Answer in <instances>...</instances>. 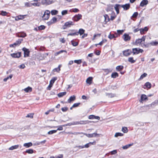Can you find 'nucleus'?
<instances>
[{"mask_svg":"<svg viewBox=\"0 0 158 158\" xmlns=\"http://www.w3.org/2000/svg\"><path fill=\"white\" fill-rule=\"evenodd\" d=\"M132 53H133L134 55L137 54L140 52L142 53L143 50L139 48H133L132 49Z\"/></svg>","mask_w":158,"mask_h":158,"instance_id":"1","label":"nucleus"},{"mask_svg":"<svg viewBox=\"0 0 158 158\" xmlns=\"http://www.w3.org/2000/svg\"><path fill=\"white\" fill-rule=\"evenodd\" d=\"M50 13V12L48 10H47L45 11L42 16V17L44 20H47L49 18Z\"/></svg>","mask_w":158,"mask_h":158,"instance_id":"2","label":"nucleus"},{"mask_svg":"<svg viewBox=\"0 0 158 158\" xmlns=\"http://www.w3.org/2000/svg\"><path fill=\"white\" fill-rule=\"evenodd\" d=\"M74 23L72 21H69L65 23L64 25L63 26V29H65L67 27H70L71 25H73Z\"/></svg>","mask_w":158,"mask_h":158,"instance_id":"3","label":"nucleus"},{"mask_svg":"<svg viewBox=\"0 0 158 158\" xmlns=\"http://www.w3.org/2000/svg\"><path fill=\"white\" fill-rule=\"evenodd\" d=\"M53 2L52 0H42L41 1L42 4L45 5L50 4Z\"/></svg>","mask_w":158,"mask_h":158,"instance_id":"4","label":"nucleus"},{"mask_svg":"<svg viewBox=\"0 0 158 158\" xmlns=\"http://www.w3.org/2000/svg\"><path fill=\"white\" fill-rule=\"evenodd\" d=\"M22 50L24 51V57H25L29 56V54L30 52L29 50L28 49L24 47L23 48Z\"/></svg>","mask_w":158,"mask_h":158,"instance_id":"5","label":"nucleus"},{"mask_svg":"<svg viewBox=\"0 0 158 158\" xmlns=\"http://www.w3.org/2000/svg\"><path fill=\"white\" fill-rule=\"evenodd\" d=\"M145 38V36H143L142 38L136 40L135 41V44H142V43L144 42Z\"/></svg>","mask_w":158,"mask_h":158,"instance_id":"6","label":"nucleus"},{"mask_svg":"<svg viewBox=\"0 0 158 158\" xmlns=\"http://www.w3.org/2000/svg\"><path fill=\"white\" fill-rule=\"evenodd\" d=\"M21 52H19L16 53H13L10 54V56L13 58H19L20 57Z\"/></svg>","mask_w":158,"mask_h":158,"instance_id":"7","label":"nucleus"},{"mask_svg":"<svg viewBox=\"0 0 158 158\" xmlns=\"http://www.w3.org/2000/svg\"><path fill=\"white\" fill-rule=\"evenodd\" d=\"M82 15L81 14H78L76 15L73 18V20L75 21H77L81 18Z\"/></svg>","mask_w":158,"mask_h":158,"instance_id":"8","label":"nucleus"},{"mask_svg":"<svg viewBox=\"0 0 158 158\" xmlns=\"http://www.w3.org/2000/svg\"><path fill=\"white\" fill-rule=\"evenodd\" d=\"M84 135L89 138H92L93 137H96L98 135H99V134H98L96 133H94L92 134H87L86 133H84Z\"/></svg>","mask_w":158,"mask_h":158,"instance_id":"9","label":"nucleus"},{"mask_svg":"<svg viewBox=\"0 0 158 158\" xmlns=\"http://www.w3.org/2000/svg\"><path fill=\"white\" fill-rule=\"evenodd\" d=\"M132 53V51L129 49H127L123 51V55L125 56H128Z\"/></svg>","mask_w":158,"mask_h":158,"instance_id":"10","label":"nucleus"},{"mask_svg":"<svg viewBox=\"0 0 158 158\" xmlns=\"http://www.w3.org/2000/svg\"><path fill=\"white\" fill-rule=\"evenodd\" d=\"M123 38L125 41L130 40L131 39V37L128 34H124L123 36Z\"/></svg>","mask_w":158,"mask_h":158,"instance_id":"11","label":"nucleus"},{"mask_svg":"<svg viewBox=\"0 0 158 158\" xmlns=\"http://www.w3.org/2000/svg\"><path fill=\"white\" fill-rule=\"evenodd\" d=\"M26 34L23 32H20L16 34V36L19 37L24 38L26 36Z\"/></svg>","mask_w":158,"mask_h":158,"instance_id":"12","label":"nucleus"},{"mask_svg":"<svg viewBox=\"0 0 158 158\" xmlns=\"http://www.w3.org/2000/svg\"><path fill=\"white\" fill-rule=\"evenodd\" d=\"M130 4L129 3L126 4L125 5H121L120 6L123 8L125 10H127L130 7Z\"/></svg>","mask_w":158,"mask_h":158,"instance_id":"13","label":"nucleus"},{"mask_svg":"<svg viewBox=\"0 0 158 158\" xmlns=\"http://www.w3.org/2000/svg\"><path fill=\"white\" fill-rule=\"evenodd\" d=\"M148 1L147 0H143L140 3V6H144L148 4Z\"/></svg>","mask_w":158,"mask_h":158,"instance_id":"14","label":"nucleus"},{"mask_svg":"<svg viewBox=\"0 0 158 158\" xmlns=\"http://www.w3.org/2000/svg\"><path fill=\"white\" fill-rule=\"evenodd\" d=\"M148 99L147 96L144 94H142L141 96V99L140 100V102H142V101Z\"/></svg>","mask_w":158,"mask_h":158,"instance_id":"15","label":"nucleus"},{"mask_svg":"<svg viewBox=\"0 0 158 158\" xmlns=\"http://www.w3.org/2000/svg\"><path fill=\"white\" fill-rule=\"evenodd\" d=\"M76 99V97L74 95L71 96L68 99V102L69 103H70L71 102L74 101Z\"/></svg>","mask_w":158,"mask_h":158,"instance_id":"16","label":"nucleus"},{"mask_svg":"<svg viewBox=\"0 0 158 158\" xmlns=\"http://www.w3.org/2000/svg\"><path fill=\"white\" fill-rule=\"evenodd\" d=\"M85 31V30L81 28L79 29V30L78 32H76L77 33V35H78L79 34L80 35H81L83 34Z\"/></svg>","mask_w":158,"mask_h":158,"instance_id":"17","label":"nucleus"},{"mask_svg":"<svg viewBox=\"0 0 158 158\" xmlns=\"http://www.w3.org/2000/svg\"><path fill=\"white\" fill-rule=\"evenodd\" d=\"M148 29V28L147 27H145L143 28H142L140 29V32L141 34H142L144 32L147 31Z\"/></svg>","mask_w":158,"mask_h":158,"instance_id":"18","label":"nucleus"},{"mask_svg":"<svg viewBox=\"0 0 158 158\" xmlns=\"http://www.w3.org/2000/svg\"><path fill=\"white\" fill-rule=\"evenodd\" d=\"M124 67L122 65H119L117 66L116 68V70L118 71H119L121 70H122L123 69Z\"/></svg>","mask_w":158,"mask_h":158,"instance_id":"19","label":"nucleus"},{"mask_svg":"<svg viewBox=\"0 0 158 158\" xmlns=\"http://www.w3.org/2000/svg\"><path fill=\"white\" fill-rule=\"evenodd\" d=\"M32 145V144L31 142L25 143L23 144V146L26 148H29Z\"/></svg>","mask_w":158,"mask_h":158,"instance_id":"20","label":"nucleus"},{"mask_svg":"<svg viewBox=\"0 0 158 158\" xmlns=\"http://www.w3.org/2000/svg\"><path fill=\"white\" fill-rule=\"evenodd\" d=\"M118 76V74L117 72H114L112 73L111 77L113 78H115Z\"/></svg>","mask_w":158,"mask_h":158,"instance_id":"21","label":"nucleus"},{"mask_svg":"<svg viewBox=\"0 0 158 158\" xmlns=\"http://www.w3.org/2000/svg\"><path fill=\"white\" fill-rule=\"evenodd\" d=\"M121 6V5L117 4L115 5V6L114 7L115 10L117 14H118L119 13L118 7L119 6Z\"/></svg>","mask_w":158,"mask_h":158,"instance_id":"22","label":"nucleus"},{"mask_svg":"<svg viewBox=\"0 0 158 158\" xmlns=\"http://www.w3.org/2000/svg\"><path fill=\"white\" fill-rule=\"evenodd\" d=\"M93 78L91 77H89L86 80V82L87 83L90 84L91 83Z\"/></svg>","mask_w":158,"mask_h":158,"instance_id":"23","label":"nucleus"},{"mask_svg":"<svg viewBox=\"0 0 158 158\" xmlns=\"http://www.w3.org/2000/svg\"><path fill=\"white\" fill-rule=\"evenodd\" d=\"M24 16L23 15H19L18 16L16 17L15 19L16 21H18L20 19H22L24 18Z\"/></svg>","mask_w":158,"mask_h":158,"instance_id":"24","label":"nucleus"},{"mask_svg":"<svg viewBox=\"0 0 158 158\" xmlns=\"http://www.w3.org/2000/svg\"><path fill=\"white\" fill-rule=\"evenodd\" d=\"M66 94V92H61L59 93L57 95L59 97H61L65 95Z\"/></svg>","mask_w":158,"mask_h":158,"instance_id":"25","label":"nucleus"},{"mask_svg":"<svg viewBox=\"0 0 158 158\" xmlns=\"http://www.w3.org/2000/svg\"><path fill=\"white\" fill-rule=\"evenodd\" d=\"M19 145H18L12 146L9 148V150H12L14 149H17L19 147Z\"/></svg>","mask_w":158,"mask_h":158,"instance_id":"26","label":"nucleus"},{"mask_svg":"<svg viewBox=\"0 0 158 158\" xmlns=\"http://www.w3.org/2000/svg\"><path fill=\"white\" fill-rule=\"evenodd\" d=\"M23 40L22 39H19L17 40L15 43L17 46H19L21 43L22 41H23Z\"/></svg>","mask_w":158,"mask_h":158,"instance_id":"27","label":"nucleus"},{"mask_svg":"<svg viewBox=\"0 0 158 158\" xmlns=\"http://www.w3.org/2000/svg\"><path fill=\"white\" fill-rule=\"evenodd\" d=\"M72 31H73L74 32H73V33H69L68 34V35H67L68 36H69V35L74 36V35H77V33L76 32H75L74 31H75L74 30H72Z\"/></svg>","mask_w":158,"mask_h":158,"instance_id":"28","label":"nucleus"},{"mask_svg":"<svg viewBox=\"0 0 158 158\" xmlns=\"http://www.w3.org/2000/svg\"><path fill=\"white\" fill-rule=\"evenodd\" d=\"M128 61L131 63H133L135 62V60H133V57H130L128 58Z\"/></svg>","mask_w":158,"mask_h":158,"instance_id":"29","label":"nucleus"},{"mask_svg":"<svg viewBox=\"0 0 158 158\" xmlns=\"http://www.w3.org/2000/svg\"><path fill=\"white\" fill-rule=\"evenodd\" d=\"M64 52H65L66 53H67L66 51L65 50H61V51H60L59 52H56L55 53L54 55H55V56H57L58 55H59L61 53H63Z\"/></svg>","mask_w":158,"mask_h":158,"instance_id":"30","label":"nucleus"},{"mask_svg":"<svg viewBox=\"0 0 158 158\" xmlns=\"http://www.w3.org/2000/svg\"><path fill=\"white\" fill-rule=\"evenodd\" d=\"M24 90L26 92H31L32 90L31 88L28 87L27 88H26L24 89Z\"/></svg>","mask_w":158,"mask_h":158,"instance_id":"31","label":"nucleus"},{"mask_svg":"<svg viewBox=\"0 0 158 158\" xmlns=\"http://www.w3.org/2000/svg\"><path fill=\"white\" fill-rule=\"evenodd\" d=\"M57 77H54L51 79L50 81V83L52 85H53L55 81L56 80Z\"/></svg>","mask_w":158,"mask_h":158,"instance_id":"32","label":"nucleus"},{"mask_svg":"<svg viewBox=\"0 0 158 158\" xmlns=\"http://www.w3.org/2000/svg\"><path fill=\"white\" fill-rule=\"evenodd\" d=\"M146 87L148 89H150L151 87V84L149 82H147L145 84Z\"/></svg>","mask_w":158,"mask_h":158,"instance_id":"33","label":"nucleus"},{"mask_svg":"<svg viewBox=\"0 0 158 158\" xmlns=\"http://www.w3.org/2000/svg\"><path fill=\"white\" fill-rule=\"evenodd\" d=\"M58 13V11L56 10H52L51 11V14L52 15H56Z\"/></svg>","mask_w":158,"mask_h":158,"instance_id":"34","label":"nucleus"},{"mask_svg":"<svg viewBox=\"0 0 158 158\" xmlns=\"http://www.w3.org/2000/svg\"><path fill=\"white\" fill-rule=\"evenodd\" d=\"M104 17L105 18V20L106 22H107L109 21L110 19L107 15H104Z\"/></svg>","mask_w":158,"mask_h":158,"instance_id":"35","label":"nucleus"},{"mask_svg":"<svg viewBox=\"0 0 158 158\" xmlns=\"http://www.w3.org/2000/svg\"><path fill=\"white\" fill-rule=\"evenodd\" d=\"M123 134H122L121 133L117 132V133H115V134L114 137H117L119 136H123Z\"/></svg>","mask_w":158,"mask_h":158,"instance_id":"36","label":"nucleus"},{"mask_svg":"<svg viewBox=\"0 0 158 158\" xmlns=\"http://www.w3.org/2000/svg\"><path fill=\"white\" fill-rule=\"evenodd\" d=\"M143 46L145 48H149L151 46L150 43H145L143 44Z\"/></svg>","mask_w":158,"mask_h":158,"instance_id":"37","label":"nucleus"},{"mask_svg":"<svg viewBox=\"0 0 158 158\" xmlns=\"http://www.w3.org/2000/svg\"><path fill=\"white\" fill-rule=\"evenodd\" d=\"M57 130H51L48 131V134L49 135H51L56 132Z\"/></svg>","mask_w":158,"mask_h":158,"instance_id":"38","label":"nucleus"},{"mask_svg":"<svg viewBox=\"0 0 158 158\" xmlns=\"http://www.w3.org/2000/svg\"><path fill=\"white\" fill-rule=\"evenodd\" d=\"M71 44L73 45L74 46H76L78 45V43L77 42L74 41L73 40H72L71 41Z\"/></svg>","mask_w":158,"mask_h":158,"instance_id":"39","label":"nucleus"},{"mask_svg":"<svg viewBox=\"0 0 158 158\" xmlns=\"http://www.w3.org/2000/svg\"><path fill=\"white\" fill-rule=\"evenodd\" d=\"M8 13L5 11L3 10H2L0 12V15L2 16H6Z\"/></svg>","mask_w":158,"mask_h":158,"instance_id":"40","label":"nucleus"},{"mask_svg":"<svg viewBox=\"0 0 158 158\" xmlns=\"http://www.w3.org/2000/svg\"><path fill=\"white\" fill-rule=\"evenodd\" d=\"M122 131L124 133H126L128 131L127 128V127H123Z\"/></svg>","mask_w":158,"mask_h":158,"instance_id":"41","label":"nucleus"},{"mask_svg":"<svg viewBox=\"0 0 158 158\" xmlns=\"http://www.w3.org/2000/svg\"><path fill=\"white\" fill-rule=\"evenodd\" d=\"M158 44V42L152 41L150 42V44L151 46H156Z\"/></svg>","mask_w":158,"mask_h":158,"instance_id":"42","label":"nucleus"},{"mask_svg":"<svg viewBox=\"0 0 158 158\" xmlns=\"http://www.w3.org/2000/svg\"><path fill=\"white\" fill-rule=\"evenodd\" d=\"M26 152L29 154H32L33 153V150L32 149H29L26 150Z\"/></svg>","mask_w":158,"mask_h":158,"instance_id":"43","label":"nucleus"},{"mask_svg":"<svg viewBox=\"0 0 158 158\" xmlns=\"http://www.w3.org/2000/svg\"><path fill=\"white\" fill-rule=\"evenodd\" d=\"M108 37L110 39H112L113 38H115L116 37L114 34H111L110 33V34L108 36Z\"/></svg>","mask_w":158,"mask_h":158,"instance_id":"44","label":"nucleus"},{"mask_svg":"<svg viewBox=\"0 0 158 158\" xmlns=\"http://www.w3.org/2000/svg\"><path fill=\"white\" fill-rule=\"evenodd\" d=\"M46 142V140H44L42 141H41V142L36 143H35L34 145H40V143L44 144Z\"/></svg>","mask_w":158,"mask_h":158,"instance_id":"45","label":"nucleus"},{"mask_svg":"<svg viewBox=\"0 0 158 158\" xmlns=\"http://www.w3.org/2000/svg\"><path fill=\"white\" fill-rule=\"evenodd\" d=\"M106 95L108 96L109 97L113 98L115 96V95L114 94L107 93L106 94Z\"/></svg>","mask_w":158,"mask_h":158,"instance_id":"46","label":"nucleus"},{"mask_svg":"<svg viewBox=\"0 0 158 158\" xmlns=\"http://www.w3.org/2000/svg\"><path fill=\"white\" fill-rule=\"evenodd\" d=\"M70 11L71 12H77L79 11V10L77 8L73 9L72 10H70Z\"/></svg>","mask_w":158,"mask_h":158,"instance_id":"47","label":"nucleus"},{"mask_svg":"<svg viewBox=\"0 0 158 158\" xmlns=\"http://www.w3.org/2000/svg\"><path fill=\"white\" fill-rule=\"evenodd\" d=\"M12 77V75H9V77H7L3 79V81L5 82H6L7 81V80H8L9 78L11 79Z\"/></svg>","mask_w":158,"mask_h":158,"instance_id":"48","label":"nucleus"},{"mask_svg":"<svg viewBox=\"0 0 158 158\" xmlns=\"http://www.w3.org/2000/svg\"><path fill=\"white\" fill-rule=\"evenodd\" d=\"M89 123L88 122L87 123V121H79V124H84Z\"/></svg>","mask_w":158,"mask_h":158,"instance_id":"49","label":"nucleus"},{"mask_svg":"<svg viewBox=\"0 0 158 158\" xmlns=\"http://www.w3.org/2000/svg\"><path fill=\"white\" fill-rule=\"evenodd\" d=\"M74 62L78 64H80L81 63V60H75Z\"/></svg>","mask_w":158,"mask_h":158,"instance_id":"50","label":"nucleus"},{"mask_svg":"<svg viewBox=\"0 0 158 158\" xmlns=\"http://www.w3.org/2000/svg\"><path fill=\"white\" fill-rule=\"evenodd\" d=\"M33 114L30 113L27 115L26 116V117L30 118H33Z\"/></svg>","mask_w":158,"mask_h":158,"instance_id":"51","label":"nucleus"},{"mask_svg":"<svg viewBox=\"0 0 158 158\" xmlns=\"http://www.w3.org/2000/svg\"><path fill=\"white\" fill-rule=\"evenodd\" d=\"M106 41H107V40H106L104 39L103 40H102V41H101V42H100L98 44H99L100 45H102L103 43H106Z\"/></svg>","mask_w":158,"mask_h":158,"instance_id":"52","label":"nucleus"},{"mask_svg":"<svg viewBox=\"0 0 158 158\" xmlns=\"http://www.w3.org/2000/svg\"><path fill=\"white\" fill-rule=\"evenodd\" d=\"M138 15V13L137 12H135L132 16V17L136 18Z\"/></svg>","mask_w":158,"mask_h":158,"instance_id":"53","label":"nucleus"},{"mask_svg":"<svg viewBox=\"0 0 158 158\" xmlns=\"http://www.w3.org/2000/svg\"><path fill=\"white\" fill-rule=\"evenodd\" d=\"M38 30H42L45 29V27L44 25H41L38 27Z\"/></svg>","mask_w":158,"mask_h":158,"instance_id":"54","label":"nucleus"},{"mask_svg":"<svg viewBox=\"0 0 158 158\" xmlns=\"http://www.w3.org/2000/svg\"><path fill=\"white\" fill-rule=\"evenodd\" d=\"M68 11L67 10H63L61 12V14L63 15H64L67 14Z\"/></svg>","mask_w":158,"mask_h":158,"instance_id":"55","label":"nucleus"},{"mask_svg":"<svg viewBox=\"0 0 158 158\" xmlns=\"http://www.w3.org/2000/svg\"><path fill=\"white\" fill-rule=\"evenodd\" d=\"M68 108L67 107H63L61 108V110L63 111V112H65L67 110H68Z\"/></svg>","mask_w":158,"mask_h":158,"instance_id":"56","label":"nucleus"},{"mask_svg":"<svg viewBox=\"0 0 158 158\" xmlns=\"http://www.w3.org/2000/svg\"><path fill=\"white\" fill-rule=\"evenodd\" d=\"M31 6H39L40 5V3H31Z\"/></svg>","mask_w":158,"mask_h":158,"instance_id":"57","label":"nucleus"},{"mask_svg":"<svg viewBox=\"0 0 158 158\" xmlns=\"http://www.w3.org/2000/svg\"><path fill=\"white\" fill-rule=\"evenodd\" d=\"M25 67V66L24 64H22L19 66V68L20 69H23Z\"/></svg>","mask_w":158,"mask_h":158,"instance_id":"58","label":"nucleus"},{"mask_svg":"<svg viewBox=\"0 0 158 158\" xmlns=\"http://www.w3.org/2000/svg\"><path fill=\"white\" fill-rule=\"evenodd\" d=\"M147 76V74L146 73H144L140 77V79H143V77H146Z\"/></svg>","mask_w":158,"mask_h":158,"instance_id":"59","label":"nucleus"},{"mask_svg":"<svg viewBox=\"0 0 158 158\" xmlns=\"http://www.w3.org/2000/svg\"><path fill=\"white\" fill-rule=\"evenodd\" d=\"M72 125H73V122L69 123L67 124H66L63 125L64 127L67 126H70Z\"/></svg>","mask_w":158,"mask_h":158,"instance_id":"60","label":"nucleus"},{"mask_svg":"<svg viewBox=\"0 0 158 158\" xmlns=\"http://www.w3.org/2000/svg\"><path fill=\"white\" fill-rule=\"evenodd\" d=\"M60 69L57 68H56L54 69L53 70V71L54 72L56 71L57 72H60Z\"/></svg>","mask_w":158,"mask_h":158,"instance_id":"61","label":"nucleus"},{"mask_svg":"<svg viewBox=\"0 0 158 158\" xmlns=\"http://www.w3.org/2000/svg\"><path fill=\"white\" fill-rule=\"evenodd\" d=\"M25 6L27 7H29L31 6V3H30L28 2H26L25 4Z\"/></svg>","mask_w":158,"mask_h":158,"instance_id":"62","label":"nucleus"},{"mask_svg":"<svg viewBox=\"0 0 158 158\" xmlns=\"http://www.w3.org/2000/svg\"><path fill=\"white\" fill-rule=\"evenodd\" d=\"M80 104V103H75L73 104V107H77Z\"/></svg>","mask_w":158,"mask_h":158,"instance_id":"63","label":"nucleus"},{"mask_svg":"<svg viewBox=\"0 0 158 158\" xmlns=\"http://www.w3.org/2000/svg\"><path fill=\"white\" fill-rule=\"evenodd\" d=\"M117 153V151L116 150H114L110 152V153L111 155H114L116 154Z\"/></svg>","mask_w":158,"mask_h":158,"instance_id":"64","label":"nucleus"}]
</instances>
